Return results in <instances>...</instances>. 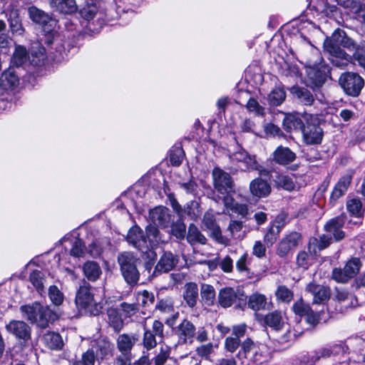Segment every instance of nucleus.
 <instances>
[{"label": "nucleus", "instance_id": "58836bf2", "mask_svg": "<svg viewBox=\"0 0 365 365\" xmlns=\"http://www.w3.org/2000/svg\"><path fill=\"white\" fill-rule=\"evenodd\" d=\"M271 178L276 186L282 187L284 190L292 191L296 187V185L292 178L288 175L277 173L274 175H271Z\"/></svg>", "mask_w": 365, "mask_h": 365}, {"label": "nucleus", "instance_id": "3c124183", "mask_svg": "<svg viewBox=\"0 0 365 365\" xmlns=\"http://www.w3.org/2000/svg\"><path fill=\"white\" fill-rule=\"evenodd\" d=\"M281 226L277 225H272L267 230V233L264 237V242L268 246H272L277 240L280 232H281Z\"/></svg>", "mask_w": 365, "mask_h": 365}, {"label": "nucleus", "instance_id": "774afa93", "mask_svg": "<svg viewBox=\"0 0 365 365\" xmlns=\"http://www.w3.org/2000/svg\"><path fill=\"white\" fill-rule=\"evenodd\" d=\"M354 59L358 62L359 65L362 68H365V46H357L354 50Z\"/></svg>", "mask_w": 365, "mask_h": 365}, {"label": "nucleus", "instance_id": "37998d69", "mask_svg": "<svg viewBox=\"0 0 365 365\" xmlns=\"http://www.w3.org/2000/svg\"><path fill=\"white\" fill-rule=\"evenodd\" d=\"M29 14L31 19L38 24L46 25L51 20L48 14L35 6L29 8Z\"/></svg>", "mask_w": 365, "mask_h": 365}, {"label": "nucleus", "instance_id": "c85d7f7f", "mask_svg": "<svg viewBox=\"0 0 365 365\" xmlns=\"http://www.w3.org/2000/svg\"><path fill=\"white\" fill-rule=\"evenodd\" d=\"M138 340L135 334H120L116 340L117 348L120 352L131 353V350Z\"/></svg>", "mask_w": 365, "mask_h": 365}, {"label": "nucleus", "instance_id": "1a4fd4ad", "mask_svg": "<svg viewBox=\"0 0 365 365\" xmlns=\"http://www.w3.org/2000/svg\"><path fill=\"white\" fill-rule=\"evenodd\" d=\"M300 233L292 232L287 235L279 242L276 249L277 255L281 258L287 257L302 242Z\"/></svg>", "mask_w": 365, "mask_h": 365}, {"label": "nucleus", "instance_id": "7c9ffc66", "mask_svg": "<svg viewBox=\"0 0 365 365\" xmlns=\"http://www.w3.org/2000/svg\"><path fill=\"white\" fill-rule=\"evenodd\" d=\"M148 245V250L154 248L160 243L165 242L157 226L150 225L146 227V235Z\"/></svg>", "mask_w": 365, "mask_h": 365}, {"label": "nucleus", "instance_id": "c756f323", "mask_svg": "<svg viewBox=\"0 0 365 365\" xmlns=\"http://www.w3.org/2000/svg\"><path fill=\"white\" fill-rule=\"evenodd\" d=\"M43 343L51 350H61L63 346V341L61 336L54 331H47L41 339Z\"/></svg>", "mask_w": 365, "mask_h": 365}, {"label": "nucleus", "instance_id": "6e6552de", "mask_svg": "<svg viewBox=\"0 0 365 365\" xmlns=\"http://www.w3.org/2000/svg\"><path fill=\"white\" fill-rule=\"evenodd\" d=\"M213 185L217 194L235 192V185L230 175L220 168H215L212 172Z\"/></svg>", "mask_w": 365, "mask_h": 365}, {"label": "nucleus", "instance_id": "8fccbe9b", "mask_svg": "<svg viewBox=\"0 0 365 365\" xmlns=\"http://www.w3.org/2000/svg\"><path fill=\"white\" fill-rule=\"evenodd\" d=\"M48 297L51 302L56 305H61L64 299V295L60 289L56 285H51L48 288Z\"/></svg>", "mask_w": 365, "mask_h": 365}, {"label": "nucleus", "instance_id": "39448f33", "mask_svg": "<svg viewBox=\"0 0 365 365\" xmlns=\"http://www.w3.org/2000/svg\"><path fill=\"white\" fill-rule=\"evenodd\" d=\"M232 163L236 164L241 170H257L259 175H268L269 172L262 168L256 160L255 155H250L245 149L238 150L230 155Z\"/></svg>", "mask_w": 365, "mask_h": 365}, {"label": "nucleus", "instance_id": "2eb2a0df", "mask_svg": "<svg viewBox=\"0 0 365 365\" xmlns=\"http://www.w3.org/2000/svg\"><path fill=\"white\" fill-rule=\"evenodd\" d=\"M127 241L142 252H148L149 242H147V238L143 230L138 226H133L129 230L127 235Z\"/></svg>", "mask_w": 365, "mask_h": 365}, {"label": "nucleus", "instance_id": "2f4dec72", "mask_svg": "<svg viewBox=\"0 0 365 365\" xmlns=\"http://www.w3.org/2000/svg\"><path fill=\"white\" fill-rule=\"evenodd\" d=\"M198 287L195 282L186 283L184 287L183 298L190 307H195L198 299Z\"/></svg>", "mask_w": 365, "mask_h": 365}, {"label": "nucleus", "instance_id": "bf43d9fd", "mask_svg": "<svg viewBox=\"0 0 365 365\" xmlns=\"http://www.w3.org/2000/svg\"><path fill=\"white\" fill-rule=\"evenodd\" d=\"M336 9V6L329 4L327 0H319V4L317 6V10L327 16H333Z\"/></svg>", "mask_w": 365, "mask_h": 365}, {"label": "nucleus", "instance_id": "a878e982", "mask_svg": "<svg viewBox=\"0 0 365 365\" xmlns=\"http://www.w3.org/2000/svg\"><path fill=\"white\" fill-rule=\"evenodd\" d=\"M331 242V235H322L319 238L312 237L308 244V252L311 255H317L322 250L329 247Z\"/></svg>", "mask_w": 365, "mask_h": 365}, {"label": "nucleus", "instance_id": "f257e3e1", "mask_svg": "<svg viewBox=\"0 0 365 365\" xmlns=\"http://www.w3.org/2000/svg\"><path fill=\"white\" fill-rule=\"evenodd\" d=\"M237 356L243 364L261 365L271 360L272 354L266 344L255 342L248 338L241 344Z\"/></svg>", "mask_w": 365, "mask_h": 365}, {"label": "nucleus", "instance_id": "bb28decb", "mask_svg": "<svg viewBox=\"0 0 365 365\" xmlns=\"http://www.w3.org/2000/svg\"><path fill=\"white\" fill-rule=\"evenodd\" d=\"M271 305V302H269L267 297L262 294L256 292L249 297L248 307L254 311L268 310Z\"/></svg>", "mask_w": 365, "mask_h": 365}, {"label": "nucleus", "instance_id": "72a5a7b5", "mask_svg": "<svg viewBox=\"0 0 365 365\" xmlns=\"http://www.w3.org/2000/svg\"><path fill=\"white\" fill-rule=\"evenodd\" d=\"M85 277L91 282H96L101 275L102 270L99 264L93 261H88L83 266Z\"/></svg>", "mask_w": 365, "mask_h": 365}, {"label": "nucleus", "instance_id": "4d7b16f0", "mask_svg": "<svg viewBox=\"0 0 365 365\" xmlns=\"http://www.w3.org/2000/svg\"><path fill=\"white\" fill-rule=\"evenodd\" d=\"M275 294L277 299L287 303L291 302L294 297L293 292L284 285L278 287Z\"/></svg>", "mask_w": 365, "mask_h": 365}, {"label": "nucleus", "instance_id": "6ab92c4d", "mask_svg": "<svg viewBox=\"0 0 365 365\" xmlns=\"http://www.w3.org/2000/svg\"><path fill=\"white\" fill-rule=\"evenodd\" d=\"M220 304L223 307H231L237 300L244 302V295L240 294L234 289L227 287L220 290L218 296ZM240 302H239V305Z\"/></svg>", "mask_w": 365, "mask_h": 365}, {"label": "nucleus", "instance_id": "5fc2aeb1", "mask_svg": "<svg viewBox=\"0 0 365 365\" xmlns=\"http://www.w3.org/2000/svg\"><path fill=\"white\" fill-rule=\"evenodd\" d=\"M361 267V263L359 258L353 257L349 259L344 266L346 272L353 278L359 272Z\"/></svg>", "mask_w": 365, "mask_h": 365}, {"label": "nucleus", "instance_id": "69168bd1", "mask_svg": "<svg viewBox=\"0 0 365 365\" xmlns=\"http://www.w3.org/2000/svg\"><path fill=\"white\" fill-rule=\"evenodd\" d=\"M241 346L240 339L237 337L228 336L225 341V348L227 351L234 353L239 347Z\"/></svg>", "mask_w": 365, "mask_h": 365}, {"label": "nucleus", "instance_id": "49530a36", "mask_svg": "<svg viewBox=\"0 0 365 365\" xmlns=\"http://www.w3.org/2000/svg\"><path fill=\"white\" fill-rule=\"evenodd\" d=\"M202 301L207 306L212 305L215 299V290L210 284H202L200 289Z\"/></svg>", "mask_w": 365, "mask_h": 365}, {"label": "nucleus", "instance_id": "20e7f679", "mask_svg": "<svg viewBox=\"0 0 365 365\" xmlns=\"http://www.w3.org/2000/svg\"><path fill=\"white\" fill-rule=\"evenodd\" d=\"M117 261L126 283L130 286L136 285L140 279V272L137 268V257L130 252H123L118 255Z\"/></svg>", "mask_w": 365, "mask_h": 365}, {"label": "nucleus", "instance_id": "c03bdc74", "mask_svg": "<svg viewBox=\"0 0 365 365\" xmlns=\"http://www.w3.org/2000/svg\"><path fill=\"white\" fill-rule=\"evenodd\" d=\"M40 309H41V304L38 302L23 305L20 307L23 317L30 322L34 319L36 314L40 312Z\"/></svg>", "mask_w": 365, "mask_h": 365}, {"label": "nucleus", "instance_id": "9d476101", "mask_svg": "<svg viewBox=\"0 0 365 365\" xmlns=\"http://www.w3.org/2000/svg\"><path fill=\"white\" fill-rule=\"evenodd\" d=\"M6 330L24 345H27L31 339V328L24 321L11 320L6 325Z\"/></svg>", "mask_w": 365, "mask_h": 365}, {"label": "nucleus", "instance_id": "864d4df0", "mask_svg": "<svg viewBox=\"0 0 365 365\" xmlns=\"http://www.w3.org/2000/svg\"><path fill=\"white\" fill-rule=\"evenodd\" d=\"M144 334L143 339V346L147 350H150L154 349L157 346L156 336L151 331L150 329H148L145 326L143 327Z\"/></svg>", "mask_w": 365, "mask_h": 365}, {"label": "nucleus", "instance_id": "e433bc0d", "mask_svg": "<svg viewBox=\"0 0 365 365\" xmlns=\"http://www.w3.org/2000/svg\"><path fill=\"white\" fill-rule=\"evenodd\" d=\"M291 93L304 105L311 106L314 101L312 93L305 88L293 86Z\"/></svg>", "mask_w": 365, "mask_h": 365}, {"label": "nucleus", "instance_id": "b1692460", "mask_svg": "<svg viewBox=\"0 0 365 365\" xmlns=\"http://www.w3.org/2000/svg\"><path fill=\"white\" fill-rule=\"evenodd\" d=\"M345 223L344 217L339 216L330 220L324 226L325 230L332 235L336 241L344 237V232L341 230Z\"/></svg>", "mask_w": 365, "mask_h": 365}, {"label": "nucleus", "instance_id": "f704fd0d", "mask_svg": "<svg viewBox=\"0 0 365 365\" xmlns=\"http://www.w3.org/2000/svg\"><path fill=\"white\" fill-rule=\"evenodd\" d=\"M304 124L302 118L298 115H287L283 120V127L287 132L302 131Z\"/></svg>", "mask_w": 365, "mask_h": 365}, {"label": "nucleus", "instance_id": "0e129e2a", "mask_svg": "<svg viewBox=\"0 0 365 365\" xmlns=\"http://www.w3.org/2000/svg\"><path fill=\"white\" fill-rule=\"evenodd\" d=\"M332 352L333 351L330 348H322L313 353V354L311 356V361H307V362L312 364L320 359L331 356Z\"/></svg>", "mask_w": 365, "mask_h": 365}, {"label": "nucleus", "instance_id": "4468645a", "mask_svg": "<svg viewBox=\"0 0 365 365\" xmlns=\"http://www.w3.org/2000/svg\"><path fill=\"white\" fill-rule=\"evenodd\" d=\"M327 68L321 64L309 63L307 66V75L309 86L312 87L322 86L327 80Z\"/></svg>", "mask_w": 365, "mask_h": 365}, {"label": "nucleus", "instance_id": "c9c22d12", "mask_svg": "<svg viewBox=\"0 0 365 365\" xmlns=\"http://www.w3.org/2000/svg\"><path fill=\"white\" fill-rule=\"evenodd\" d=\"M29 280L36 292L42 295L44 293V284L46 282L45 274L40 270H34L29 277Z\"/></svg>", "mask_w": 365, "mask_h": 365}, {"label": "nucleus", "instance_id": "cd10ccee", "mask_svg": "<svg viewBox=\"0 0 365 365\" xmlns=\"http://www.w3.org/2000/svg\"><path fill=\"white\" fill-rule=\"evenodd\" d=\"M49 4L56 11L64 14H71L77 9L75 0H49Z\"/></svg>", "mask_w": 365, "mask_h": 365}, {"label": "nucleus", "instance_id": "f03ea898", "mask_svg": "<svg viewBox=\"0 0 365 365\" xmlns=\"http://www.w3.org/2000/svg\"><path fill=\"white\" fill-rule=\"evenodd\" d=\"M113 344L106 339H100L91 348L83 352L80 359L71 361V365H95L108 356H111Z\"/></svg>", "mask_w": 365, "mask_h": 365}, {"label": "nucleus", "instance_id": "de8ad7c7", "mask_svg": "<svg viewBox=\"0 0 365 365\" xmlns=\"http://www.w3.org/2000/svg\"><path fill=\"white\" fill-rule=\"evenodd\" d=\"M286 98V93L282 88H275L269 94L268 100L272 106H279L283 103Z\"/></svg>", "mask_w": 365, "mask_h": 365}, {"label": "nucleus", "instance_id": "a19ab883", "mask_svg": "<svg viewBox=\"0 0 365 365\" xmlns=\"http://www.w3.org/2000/svg\"><path fill=\"white\" fill-rule=\"evenodd\" d=\"M187 240L190 245H195L197 243L205 245L207 242L206 237L194 224H190L188 227Z\"/></svg>", "mask_w": 365, "mask_h": 365}, {"label": "nucleus", "instance_id": "79ce46f5", "mask_svg": "<svg viewBox=\"0 0 365 365\" xmlns=\"http://www.w3.org/2000/svg\"><path fill=\"white\" fill-rule=\"evenodd\" d=\"M7 16L11 33L13 34L21 35L24 33V29L18 11L16 10H11Z\"/></svg>", "mask_w": 365, "mask_h": 365}, {"label": "nucleus", "instance_id": "09e8293b", "mask_svg": "<svg viewBox=\"0 0 365 365\" xmlns=\"http://www.w3.org/2000/svg\"><path fill=\"white\" fill-rule=\"evenodd\" d=\"M294 313L300 317H305L310 313L312 308L309 304L305 302L303 299L300 298L297 300L292 306Z\"/></svg>", "mask_w": 365, "mask_h": 365}, {"label": "nucleus", "instance_id": "473e14b6", "mask_svg": "<svg viewBox=\"0 0 365 365\" xmlns=\"http://www.w3.org/2000/svg\"><path fill=\"white\" fill-rule=\"evenodd\" d=\"M29 59L34 66H40L44 64L46 59V50L44 47L38 43L32 46Z\"/></svg>", "mask_w": 365, "mask_h": 365}, {"label": "nucleus", "instance_id": "0eeeda50", "mask_svg": "<svg viewBox=\"0 0 365 365\" xmlns=\"http://www.w3.org/2000/svg\"><path fill=\"white\" fill-rule=\"evenodd\" d=\"M339 82L345 93L352 97L359 96L364 86V79L359 74L351 72L342 74Z\"/></svg>", "mask_w": 365, "mask_h": 365}, {"label": "nucleus", "instance_id": "aec40b11", "mask_svg": "<svg viewBox=\"0 0 365 365\" xmlns=\"http://www.w3.org/2000/svg\"><path fill=\"white\" fill-rule=\"evenodd\" d=\"M297 158L296 154L287 147L278 146L272 153L273 160L282 166L293 163Z\"/></svg>", "mask_w": 365, "mask_h": 365}, {"label": "nucleus", "instance_id": "603ef678", "mask_svg": "<svg viewBox=\"0 0 365 365\" xmlns=\"http://www.w3.org/2000/svg\"><path fill=\"white\" fill-rule=\"evenodd\" d=\"M361 208L362 203L359 199L353 198L346 202V209L353 216L357 217H361L362 215Z\"/></svg>", "mask_w": 365, "mask_h": 365}, {"label": "nucleus", "instance_id": "f8f14e48", "mask_svg": "<svg viewBox=\"0 0 365 365\" xmlns=\"http://www.w3.org/2000/svg\"><path fill=\"white\" fill-rule=\"evenodd\" d=\"M202 223L204 226L210 232V236L218 243L222 245H228L229 240L222 235L220 226L216 222V219L212 211H207L203 217Z\"/></svg>", "mask_w": 365, "mask_h": 365}, {"label": "nucleus", "instance_id": "412c9836", "mask_svg": "<svg viewBox=\"0 0 365 365\" xmlns=\"http://www.w3.org/2000/svg\"><path fill=\"white\" fill-rule=\"evenodd\" d=\"M19 84V77L15 68H9L0 76V89L4 91L14 89Z\"/></svg>", "mask_w": 365, "mask_h": 365}, {"label": "nucleus", "instance_id": "6e6d98bb", "mask_svg": "<svg viewBox=\"0 0 365 365\" xmlns=\"http://www.w3.org/2000/svg\"><path fill=\"white\" fill-rule=\"evenodd\" d=\"M27 59L26 49L21 46L16 48L13 55L12 61L17 67L21 66Z\"/></svg>", "mask_w": 365, "mask_h": 365}, {"label": "nucleus", "instance_id": "393cba45", "mask_svg": "<svg viewBox=\"0 0 365 365\" xmlns=\"http://www.w3.org/2000/svg\"><path fill=\"white\" fill-rule=\"evenodd\" d=\"M250 190L255 197H265L271 192V186L266 180L257 178L251 181Z\"/></svg>", "mask_w": 365, "mask_h": 365}, {"label": "nucleus", "instance_id": "4c0bfd02", "mask_svg": "<svg viewBox=\"0 0 365 365\" xmlns=\"http://www.w3.org/2000/svg\"><path fill=\"white\" fill-rule=\"evenodd\" d=\"M231 195L232 193L216 194L215 192H212L210 195H209V197L215 200L216 202L222 201L225 206L223 212H225V210L229 212L230 210L232 211L235 205L237 204Z\"/></svg>", "mask_w": 365, "mask_h": 365}, {"label": "nucleus", "instance_id": "13d9d810", "mask_svg": "<svg viewBox=\"0 0 365 365\" xmlns=\"http://www.w3.org/2000/svg\"><path fill=\"white\" fill-rule=\"evenodd\" d=\"M316 256L311 255L309 252L300 251L297 257V263L299 267L307 269L311 264L312 259Z\"/></svg>", "mask_w": 365, "mask_h": 365}, {"label": "nucleus", "instance_id": "9b49d317", "mask_svg": "<svg viewBox=\"0 0 365 365\" xmlns=\"http://www.w3.org/2000/svg\"><path fill=\"white\" fill-rule=\"evenodd\" d=\"M302 133L304 142L308 145L319 144L323 138V130L315 119H307Z\"/></svg>", "mask_w": 365, "mask_h": 365}, {"label": "nucleus", "instance_id": "dca6fc26", "mask_svg": "<svg viewBox=\"0 0 365 365\" xmlns=\"http://www.w3.org/2000/svg\"><path fill=\"white\" fill-rule=\"evenodd\" d=\"M306 291L313 296V304H324L331 295L329 287L312 282L307 285Z\"/></svg>", "mask_w": 365, "mask_h": 365}, {"label": "nucleus", "instance_id": "052dcab7", "mask_svg": "<svg viewBox=\"0 0 365 365\" xmlns=\"http://www.w3.org/2000/svg\"><path fill=\"white\" fill-rule=\"evenodd\" d=\"M352 277L343 268H334L332 271V279L339 283H346Z\"/></svg>", "mask_w": 365, "mask_h": 365}, {"label": "nucleus", "instance_id": "a211bd4d", "mask_svg": "<svg viewBox=\"0 0 365 365\" xmlns=\"http://www.w3.org/2000/svg\"><path fill=\"white\" fill-rule=\"evenodd\" d=\"M178 262V259L177 257L172 252H164L157 263L153 275L154 276L157 275V274L170 272L175 267Z\"/></svg>", "mask_w": 365, "mask_h": 365}, {"label": "nucleus", "instance_id": "e2e57ef3", "mask_svg": "<svg viewBox=\"0 0 365 365\" xmlns=\"http://www.w3.org/2000/svg\"><path fill=\"white\" fill-rule=\"evenodd\" d=\"M154 295L153 293L149 292L147 290L139 292L137 294V301L139 304L143 306H148L153 304L154 302Z\"/></svg>", "mask_w": 365, "mask_h": 365}, {"label": "nucleus", "instance_id": "7ed1b4c3", "mask_svg": "<svg viewBox=\"0 0 365 365\" xmlns=\"http://www.w3.org/2000/svg\"><path fill=\"white\" fill-rule=\"evenodd\" d=\"M93 287L87 282L83 281L76 292L75 302L80 310L98 315L102 309L94 297Z\"/></svg>", "mask_w": 365, "mask_h": 365}, {"label": "nucleus", "instance_id": "4be33fe9", "mask_svg": "<svg viewBox=\"0 0 365 365\" xmlns=\"http://www.w3.org/2000/svg\"><path fill=\"white\" fill-rule=\"evenodd\" d=\"M57 319V315L48 307H44L41 304L40 312L31 321V323L36 324L38 327L46 328L51 322Z\"/></svg>", "mask_w": 365, "mask_h": 365}, {"label": "nucleus", "instance_id": "338daca9", "mask_svg": "<svg viewBox=\"0 0 365 365\" xmlns=\"http://www.w3.org/2000/svg\"><path fill=\"white\" fill-rule=\"evenodd\" d=\"M186 226L181 222L178 221L173 224L171 227L172 234L178 239L184 238L185 235Z\"/></svg>", "mask_w": 365, "mask_h": 365}, {"label": "nucleus", "instance_id": "680f3d73", "mask_svg": "<svg viewBox=\"0 0 365 365\" xmlns=\"http://www.w3.org/2000/svg\"><path fill=\"white\" fill-rule=\"evenodd\" d=\"M170 355V348L168 346H162L160 352L154 358L155 365H164Z\"/></svg>", "mask_w": 365, "mask_h": 365}, {"label": "nucleus", "instance_id": "ddd939ff", "mask_svg": "<svg viewBox=\"0 0 365 365\" xmlns=\"http://www.w3.org/2000/svg\"><path fill=\"white\" fill-rule=\"evenodd\" d=\"M171 215L168 208L164 206H158L149 212V219L153 225L165 229L170 225Z\"/></svg>", "mask_w": 365, "mask_h": 365}, {"label": "nucleus", "instance_id": "5701e85b", "mask_svg": "<svg viewBox=\"0 0 365 365\" xmlns=\"http://www.w3.org/2000/svg\"><path fill=\"white\" fill-rule=\"evenodd\" d=\"M175 334L182 343L192 342L195 335V327L190 321L184 319L177 327Z\"/></svg>", "mask_w": 365, "mask_h": 365}, {"label": "nucleus", "instance_id": "ea45409f", "mask_svg": "<svg viewBox=\"0 0 365 365\" xmlns=\"http://www.w3.org/2000/svg\"><path fill=\"white\" fill-rule=\"evenodd\" d=\"M264 322L268 327L276 331L281 330L284 325L282 313L277 311L267 314L265 316Z\"/></svg>", "mask_w": 365, "mask_h": 365}, {"label": "nucleus", "instance_id": "f3484780", "mask_svg": "<svg viewBox=\"0 0 365 365\" xmlns=\"http://www.w3.org/2000/svg\"><path fill=\"white\" fill-rule=\"evenodd\" d=\"M354 175V171L349 170L347 173L342 175L335 185L330 196V202H336L341 197L344 195L351 185Z\"/></svg>", "mask_w": 365, "mask_h": 365}, {"label": "nucleus", "instance_id": "a18cd8bd", "mask_svg": "<svg viewBox=\"0 0 365 365\" xmlns=\"http://www.w3.org/2000/svg\"><path fill=\"white\" fill-rule=\"evenodd\" d=\"M202 214L200 204L196 200H191L183 208V215H187L191 220H197Z\"/></svg>", "mask_w": 365, "mask_h": 365}, {"label": "nucleus", "instance_id": "423d86ee", "mask_svg": "<svg viewBox=\"0 0 365 365\" xmlns=\"http://www.w3.org/2000/svg\"><path fill=\"white\" fill-rule=\"evenodd\" d=\"M346 36V32L340 29H336L329 38L324 42V50L331 56L341 60H348L349 56L341 48L342 41Z\"/></svg>", "mask_w": 365, "mask_h": 365}]
</instances>
